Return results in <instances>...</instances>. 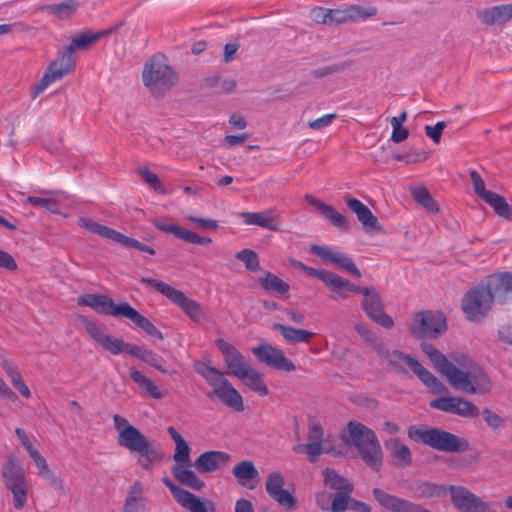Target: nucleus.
<instances>
[{
    "label": "nucleus",
    "instance_id": "nucleus-39",
    "mask_svg": "<svg viewBox=\"0 0 512 512\" xmlns=\"http://www.w3.org/2000/svg\"><path fill=\"white\" fill-rule=\"evenodd\" d=\"M239 379L260 396H266L269 393L268 387L264 383L263 375L251 365L243 372Z\"/></svg>",
    "mask_w": 512,
    "mask_h": 512
},
{
    "label": "nucleus",
    "instance_id": "nucleus-6",
    "mask_svg": "<svg viewBox=\"0 0 512 512\" xmlns=\"http://www.w3.org/2000/svg\"><path fill=\"white\" fill-rule=\"evenodd\" d=\"M141 282L166 296L172 303L180 307L192 321L199 323L206 318V314L200 303L187 297L182 291L173 286L161 280L145 277L141 278Z\"/></svg>",
    "mask_w": 512,
    "mask_h": 512
},
{
    "label": "nucleus",
    "instance_id": "nucleus-63",
    "mask_svg": "<svg viewBox=\"0 0 512 512\" xmlns=\"http://www.w3.org/2000/svg\"><path fill=\"white\" fill-rule=\"evenodd\" d=\"M331 9L317 7L311 11V18L319 24L331 25Z\"/></svg>",
    "mask_w": 512,
    "mask_h": 512
},
{
    "label": "nucleus",
    "instance_id": "nucleus-40",
    "mask_svg": "<svg viewBox=\"0 0 512 512\" xmlns=\"http://www.w3.org/2000/svg\"><path fill=\"white\" fill-rule=\"evenodd\" d=\"M130 355L146 362L162 373H170L164 366L165 360L151 350H147L139 345L134 344L132 351H130Z\"/></svg>",
    "mask_w": 512,
    "mask_h": 512
},
{
    "label": "nucleus",
    "instance_id": "nucleus-50",
    "mask_svg": "<svg viewBox=\"0 0 512 512\" xmlns=\"http://www.w3.org/2000/svg\"><path fill=\"white\" fill-rule=\"evenodd\" d=\"M320 213L327 220H329L331 224L334 225L335 227L342 230L349 229V224L346 216L339 213L333 206L325 204L320 210Z\"/></svg>",
    "mask_w": 512,
    "mask_h": 512
},
{
    "label": "nucleus",
    "instance_id": "nucleus-4",
    "mask_svg": "<svg viewBox=\"0 0 512 512\" xmlns=\"http://www.w3.org/2000/svg\"><path fill=\"white\" fill-rule=\"evenodd\" d=\"M194 367L212 387V392L208 394V397L216 396L225 405L237 412L244 410L241 394L232 386L230 381L224 377L223 372L204 362H197Z\"/></svg>",
    "mask_w": 512,
    "mask_h": 512
},
{
    "label": "nucleus",
    "instance_id": "nucleus-33",
    "mask_svg": "<svg viewBox=\"0 0 512 512\" xmlns=\"http://www.w3.org/2000/svg\"><path fill=\"white\" fill-rule=\"evenodd\" d=\"M2 477L5 487L27 481L22 465L15 456H10L3 465Z\"/></svg>",
    "mask_w": 512,
    "mask_h": 512
},
{
    "label": "nucleus",
    "instance_id": "nucleus-60",
    "mask_svg": "<svg viewBox=\"0 0 512 512\" xmlns=\"http://www.w3.org/2000/svg\"><path fill=\"white\" fill-rule=\"evenodd\" d=\"M2 367L7 373L14 387L17 385V383H20L23 380L20 371L12 361L8 359L2 360Z\"/></svg>",
    "mask_w": 512,
    "mask_h": 512
},
{
    "label": "nucleus",
    "instance_id": "nucleus-31",
    "mask_svg": "<svg viewBox=\"0 0 512 512\" xmlns=\"http://www.w3.org/2000/svg\"><path fill=\"white\" fill-rule=\"evenodd\" d=\"M233 475L238 482L249 489H254L259 479V472L252 461L245 460L239 462L233 468Z\"/></svg>",
    "mask_w": 512,
    "mask_h": 512
},
{
    "label": "nucleus",
    "instance_id": "nucleus-5",
    "mask_svg": "<svg viewBox=\"0 0 512 512\" xmlns=\"http://www.w3.org/2000/svg\"><path fill=\"white\" fill-rule=\"evenodd\" d=\"M411 440L422 442L436 450L444 452H459L468 447L467 442L460 437L437 428L414 425L408 429Z\"/></svg>",
    "mask_w": 512,
    "mask_h": 512
},
{
    "label": "nucleus",
    "instance_id": "nucleus-7",
    "mask_svg": "<svg viewBox=\"0 0 512 512\" xmlns=\"http://www.w3.org/2000/svg\"><path fill=\"white\" fill-rule=\"evenodd\" d=\"M75 58L66 48L59 51L44 72L40 81L32 87L31 97L36 99L52 83L61 80L75 69Z\"/></svg>",
    "mask_w": 512,
    "mask_h": 512
},
{
    "label": "nucleus",
    "instance_id": "nucleus-44",
    "mask_svg": "<svg viewBox=\"0 0 512 512\" xmlns=\"http://www.w3.org/2000/svg\"><path fill=\"white\" fill-rule=\"evenodd\" d=\"M130 377L136 384L144 388L146 393L149 394L154 399L163 398L164 394L161 392L158 386L150 378L145 376L141 371L135 368H131Z\"/></svg>",
    "mask_w": 512,
    "mask_h": 512
},
{
    "label": "nucleus",
    "instance_id": "nucleus-35",
    "mask_svg": "<svg viewBox=\"0 0 512 512\" xmlns=\"http://www.w3.org/2000/svg\"><path fill=\"white\" fill-rule=\"evenodd\" d=\"M145 510L144 487L141 482L136 481L129 489L122 512H145Z\"/></svg>",
    "mask_w": 512,
    "mask_h": 512
},
{
    "label": "nucleus",
    "instance_id": "nucleus-32",
    "mask_svg": "<svg viewBox=\"0 0 512 512\" xmlns=\"http://www.w3.org/2000/svg\"><path fill=\"white\" fill-rule=\"evenodd\" d=\"M386 448L389 450L393 464L398 468H405L412 462V454L408 446L394 438L386 441Z\"/></svg>",
    "mask_w": 512,
    "mask_h": 512
},
{
    "label": "nucleus",
    "instance_id": "nucleus-13",
    "mask_svg": "<svg viewBox=\"0 0 512 512\" xmlns=\"http://www.w3.org/2000/svg\"><path fill=\"white\" fill-rule=\"evenodd\" d=\"M361 306L372 321L387 329L393 327L394 321L385 313L382 298L375 287L369 286V289L363 295Z\"/></svg>",
    "mask_w": 512,
    "mask_h": 512
},
{
    "label": "nucleus",
    "instance_id": "nucleus-2",
    "mask_svg": "<svg viewBox=\"0 0 512 512\" xmlns=\"http://www.w3.org/2000/svg\"><path fill=\"white\" fill-rule=\"evenodd\" d=\"M178 74L162 54L151 57L144 65L142 81L156 99L164 98L178 84Z\"/></svg>",
    "mask_w": 512,
    "mask_h": 512
},
{
    "label": "nucleus",
    "instance_id": "nucleus-62",
    "mask_svg": "<svg viewBox=\"0 0 512 512\" xmlns=\"http://www.w3.org/2000/svg\"><path fill=\"white\" fill-rule=\"evenodd\" d=\"M163 483L170 489L179 504L191 494L189 491L174 484L169 478H163Z\"/></svg>",
    "mask_w": 512,
    "mask_h": 512
},
{
    "label": "nucleus",
    "instance_id": "nucleus-52",
    "mask_svg": "<svg viewBox=\"0 0 512 512\" xmlns=\"http://www.w3.org/2000/svg\"><path fill=\"white\" fill-rule=\"evenodd\" d=\"M352 21H365L375 17L378 14V8L374 5L363 7L361 5H350Z\"/></svg>",
    "mask_w": 512,
    "mask_h": 512
},
{
    "label": "nucleus",
    "instance_id": "nucleus-45",
    "mask_svg": "<svg viewBox=\"0 0 512 512\" xmlns=\"http://www.w3.org/2000/svg\"><path fill=\"white\" fill-rule=\"evenodd\" d=\"M259 282L262 288L269 292L285 294L290 289L288 283L271 272H266L265 276L259 279Z\"/></svg>",
    "mask_w": 512,
    "mask_h": 512
},
{
    "label": "nucleus",
    "instance_id": "nucleus-56",
    "mask_svg": "<svg viewBox=\"0 0 512 512\" xmlns=\"http://www.w3.org/2000/svg\"><path fill=\"white\" fill-rule=\"evenodd\" d=\"M350 493L351 492L345 490L329 496V498L332 499V512H344L347 509L348 502L351 500L349 496Z\"/></svg>",
    "mask_w": 512,
    "mask_h": 512
},
{
    "label": "nucleus",
    "instance_id": "nucleus-14",
    "mask_svg": "<svg viewBox=\"0 0 512 512\" xmlns=\"http://www.w3.org/2000/svg\"><path fill=\"white\" fill-rule=\"evenodd\" d=\"M307 440L306 454L312 463L316 462L321 454L334 451L328 440L324 438L322 425L315 419L309 421Z\"/></svg>",
    "mask_w": 512,
    "mask_h": 512
},
{
    "label": "nucleus",
    "instance_id": "nucleus-23",
    "mask_svg": "<svg viewBox=\"0 0 512 512\" xmlns=\"http://www.w3.org/2000/svg\"><path fill=\"white\" fill-rule=\"evenodd\" d=\"M216 346L223 355L224 362L229 369V373L239 378L243 372L250 366L245 357L232 344L224 339H217Z\"/></svg>",
    "mask_w": 512,
    "mask_h": 512
},
{
    "label": "nucleus",
    "instance_id": "nucleus-58",
    "mask_svg": "<svg viewBox=\"0 0 512 512\" xmlns=\"http://www.w3.org/2000/svg\"><path fill=\"white\" fill-rule=\"evenodd\" d=\"M355 331L363 338V340L372 346V348L376 351L377 344H383L377 336L369 329V327L364 323H357L354 326Z\"/></svg>",
    "mask_w": 512,
    "mask_h": 512
},
{
    "label": "nucleus",
    "instance_id": "nucleus-24",
    "mask_svg": "<svg viewBox=\"0 0 512 512\" xmlns=\"http://www.w3.org/2000/svg\"><path fill=\"white\" fill-rule=\"evenodd\" d=\"M373 495L379 504L390 512H430L424 507L374 488Z\"/></svg>",
    "mask_w": 512,
    "mask_h": 512
},
{
    "label": "nucleus",
    "instance_id": "nucleus-3",
    "mask_svg": "<svg viewBox=\"0 0 512 512\" xmlns=\"http://www.w3.org/2000/svg\"><path fill=\"white\" fill-rule=\"evenodd\" d=\"M343 441L357 448L364 462L375 471L382 466L383 453L375 432L356 421H350L345 432L341 434Z\"/></svg>",
    "mask_w": 512,
    "mask_h": 512
},
{
    "label": "nucleus",
    "instance_id": "nucleus-16",
    "mask_svg": "<svg viewBox=\"0 0 512 512\" xmlns=\"http://www.w3.org/2000/svg\"><path fill=\"white\" fill-rule=\"evenodd\" d=\"M430 406L432 408L456 414L464 418L477 417L480 414L479 408L462 397H447L439 398L431 401Z\"/></svg>",
    "mask_w": 512,
    "mask_h": 512
},
{
    "label": "nucleus",
    "instance_id": "nucleus-46",
    "mask_svg": "<svg viewBox=\"0 0 512 512\" xmlns=\"http://www.w3.org/2000/svg\"><path fill=\"white\" fill-rule=\"evenodd\" d=\"M485 202L494 209V212L499 217L506 220H512V206L507 203L503 196L493 192Z\"/></svg>",
    "mask_w": 512,
    "mask_h": 512
},
{
    "label": "nucleus",
    "instance_id": "nucleus-43",
    "mask_svg": "<svg viewBox=\"0 0 512 512\" xmlns=\"http://www.w3.org/2000/svg\"><path fill=\"white\" fill-rule=\"evenodd\" d=\"M411 194L414 200L423 206L428 212L437 214L440 211L438 203L431 196L430 192L425 187H411Z\"/></svg>",
    "mask_w": 512,
    "mask_h": 512
},
{
    "label": "nucleus",
    "instance_id": "nucleus-37",
    "mask_svg": "<svg viewBox=\"0 0 512 512\" xmlns=\"http://www.w3.org/2000/svg\"><path fill=\"white\" fill-rule=\"evenodd\" d=\"M120 312L122 313V317L131 320L134 324L143 329L149 336L156 337L160 340L163 339L162 332L148 318L140 314L130 304L126 310Z\"/></svg>",
    "mask_w": 512,
    "mask_h": 512
},
{
    "label": "nucleus",
    "instance_id": "nucleus-61",
    "mask_svg": "<svg viewBox=\"0 0 512 512\" xmlns=\"http://www.w3.org/2000/svg\"><path fill=\"white\" fill-rule=\"evenodd\" d=\"M321 280L332 289H343L346 279L336 273L325 270Z\"/></svg>",
    "mask_w": 512,
    "mask_h": 512
},
{
    "label": "nucleus",
    "instance_id": "nucleus-55",
    "mask_svg": "<svg viewBox=\"0 0 512 512\" xmlns=\"http://www.w3.org/2000/svg\"><path fill=\"white\" fill-rule=\"evenodd\" d=\"M330 18L331 25L353 23L350 5H344L336 9H331Z\"/></svg>",
    "mask_w": 512,
    "mask_h": 512
},
{
    "label": "nucleus",
    "instance_id": "nucleus-53",
    "mask_svg": "<svg viewBox=\"0 0 512 512\" xmlns=\"http://www.w3.org/2000/svg\"><path fill=\"white\" fill-rule=\"evenodd\" d=\"M236 259L243 262L245 267L252 271L256 272L260 269V262L257 253L251 249H243L236 253Z\"/></svg>",
    "mask_w": 512,
    "mask_h": 512
},
{
    "label": "nucleus",
    "instance_id": "nucleus-8",
    "mask_svg": "<svg viewBox=\"0 0 512 512\" xmlns=\"http://www.w3.org/2000/svg\"><path fill=\"white\" fill-rule=\"evenodd\" d=\"M190 447L185 440L175 443L174 461L177 463L172 467V475L184 486L196 491H201L205 483L188 466L190 464Z\"/></svg>",
    "mask_w": 512,
    "mask_h": 512
},
{
    "label": "nucleus",
    "instance_id": "nucleus-26",
    "mask_svg": "<svg viewBox=\"0 0 512 512\" xmlns=\"http://www.w3.org/2000/svg\"><path fill=\"white\" fill-rule=\"evenodd\" d=\"M476 15L483 25H503L512 19V4H502L483 8L478 10Z\"/></svg>",
    "mask_w": 512,
    "mask_h": 512
},
{
    "label": "nucleus",
    "instance_id": "nucleus-59",
    "mask_svg": "<svg viewBox=\"0 0 512 512\" xmlns=\"http://www.w3.org/2000/svg\"><path fill=\"white\" fill-rule=\"evenodd\" d=\"M180 505L190 512H209L205 503L192 493Z\"/></svg>",
    "mask_w": 512,
    "mask_h": 512
},
{
    "label": "nucleus",
    "instance_id": "nucleus-29",
    "mask_svg": "<svg viewBox=\"0 0 512 512\" xmlns=\"http://www.w3.org/2000/svg\"><path fill=\"white\" fill-rule=\"evenodd\" d=\"M493 298L505 302L512 295V273L502 272L491 275L487 286Z\"/></svg>",
    "mask_w": 512,
    "mask_h": 512
},
{
    "label": "nucleus",
    "instance_id": "nucleus-9",
    "mask_svg": "<svg viewBox=\"0 0 512 512\" xmlns=\"http://www.w3.org/2000/svg\"><path fill=\"white\" fill-rule=\"evenodd\" d=\"M495 300L487 287H476L469 291L462 300V309L470 321H480L491 310Z\"/></svg>",
    "mask_w": 512,
    "mask_h": 512
},
{
    "label": "nucleus",
    "instance_id": "nucleus-12",
    "mask_svg": "<svg viewBox=\"0 0 512 512\" xmlns=\"http://www.w3.org/2000/svg\"><path fill=\"white\" fill-rule=\"evenodd\" d=\"M447 325L443 314L430 311L421 312L413 317L410 330L416 338L436 337L446 331Z\"/></svg>",
    "mask_w": 512,
    "mask_h": 512
},
{
    "label": "nucleus",
    "instance_id": "nucleus-10",
    "mask_svg": "<svg viewBox=\"0 0 512 512\" xmlns=\"http://www.w3.org/2000/svg\"><path fill=\"white\" fill-rule=\"evenodd\" d=\"M78 224L79 226L85 228L86 230L94 234H97L115 243L122 244L125 247H133L137 250L147 252L150 255H154L156 253L152 247L143 244L136 239L130 238L108 226L95 222L90 218L82 217L78 220Z\"/></svg>",
    "mask_w": 512,
    "mask_h": 512
},
{
    "label": "nucleus",
    "instance_id": "nucleus-22",
    "mask_svg": "<svg viewBox=\"0 0 512 512\" xmlns=\"http://www.w3.org/2000/svg\"><path fill=\"white\" fill-rule=\"evenodd\" d=\"M376 353L387 365L399 374H406L407 368L412 369L416 359L397 349H390L384 343L376 345Z\"/></svg>",
    "mask_w": 512,
    "mask_h": 512
},
{
    "label": "nucleus",
    "instance_id": "nucleus-41",
    "mask_svg": "<svg viewBox=\"0 0 512 512\" xmlns=\"http://www.w3.org/2000/svg\"><path fill=\"white\" fill-rule=\"evenodd\" d=\"M411 370L433 393L438 394L446 391L444 384L429 370L424 368L417 360L413 363V368Z\"/></svg>",
    "mask_w": 512,
    "mask_h": 512
},
{
    "label": "nucleus",
    "instance_id": "nucleus-51",
    "mask_svg": "<svg viewBox=\"0 0 512 512\" xmlns=\"http://www.w3.org/2000/svg\"><path fill=\"white\" fill-rule=\"evenodd\" d=\"M26 202L35 206L41 207L53 214H59V202L55 198H46L38 196H28Z\"/></svg>",
    "mask_w": 512,
    "mask_h": 512
},
{
    "label": "nucleus",
    "instance_id": "nucleus-19",
    "mask_svg": "<svg viewBox=\"0 0 512 512\" xmlns=\"http://www.w3.org/2000/svg\"><path fill=\"white\" fill-rule=\"evenodd\" d=\"M252 351L259 361L276 370L291 372L296 368L294 363L284 355L282 350L271 345H259L253 348Z\"/></svg>",
    "mask_w": 512,
    "mask_h": 512
},
{
    "label": "nucleus",
    "instance_id": "nucleus-54",
    "mask_svg": "<svg viewBox=\"0 0 512 512\" xmlns=\"http://www.w3.org/2000/svg\"><path fill=\"white\" fill-rule=\"evenodd\" d=\"M138 173L142 177V179L151 186L156 192L160 194H165L166 189L164 185L161 183L157 174L149 170L148 168H139Z\"/></svg>",
    "mask_w": 512,
    "mask_h": 512
},
{
    "label": "nucleus",
    "instance_id": "nucleus-42",
    "mask_svg": "<svg viewBox=\"0 0 512 512\" xmlns=\"http://www.w3.org/2000/svg\"><path fill=\"white\" fill-rule=\"evenodd\" d=\"M79 3L77 0H66L58 4H49L43 6V10L54 15L59 20L71 18L77 11Z\"/></svg>",
    "mask_w": 512,
    "mask_h": 512
},
{
    "label": "nucleus",
    "instance_id": "nucleus-28",
    "mask_svg": "<svg viewBox=\"0 0 512 512\" xmlns=\"http://www.w3.org/2000/svg\"><path fill=\"white\" fill-rule=\"evenodd\" d=\"M348 208L356 214L357 219L361 222L366 232H381L382 227L379 225L378 219L371 210L356 198H347L345 200Z\"/></svg>",
    "mask_w": 512,
    "mask_h": 512
},
{
    "label": "nucleus",
    "instance_id": "nucleus-57",
    "mask_svg": "<svg viewBox=\"0 0 512 512\" xmlns=\"http://www.w3.org/2000/svg\"><path fill=\"white\" fill-rule=\"evenodd\" d=\"M470 178L472 181L474 192L477 194L478 197L485 201L493 193V191L486 189L484 180L477 171H471Z\"/></svg>",
    "mask_w": 512,
    "mask_h": 512
},
{
    "label": "nucleus",
    "instance_id": "nucleus-17",
    "mask_svg": "<svg viewBox=\"0 0 512 512\" xmlns=\"http://www.w3.org/2000/svg\"><path fill=\"white\" fill-rule=\"evenodd\" d=\"M452 504L461 512H485L489 505L463 486H450Z\"/></svg>",
    "mask_w": 512,
    "mask_h": 512
},
{
    "label": "nucleus",
    "instance_id": "nucleus-49",
    "mask_svg": "<svg viewBox=\"0 0 512 512\" xmlns=\"http://www.w3.org/2000/svg\"><path fill=\"white\" fill-rule=\"evenodd\" d=\"M13 495V506L17 510H21L26 505L28 499L29 484L28 481L19 484L6 486Z\"/></svg>",
    "mask_w": 512,
    "mask_h": 512
},
{
    "label": "nucleus",
    "instance_id": "nucleus-18",
    "mask_svg": "<svg viewBox=\"0 0 512 512\" xmlns=\"http://www.w3.org/2000/svg\"><path fill=\"white\" fill-rule=\"evenodd\" d=\"M77 304L80 306H89L96 312L104 315L119 317L120 311L126 310L128 303L116 304L111 298L100 294H83L78 297Z\"/></svg>",
    "mask_w": 512,
    "mask_h": 512
},
{
    "label": "nucleus",
    "instance_id": "nucleus-64",
    "mask_svg": "<svg viewBox=\"0 0 512 512\" xmlns=\"http://www.w3.org/2000/svg\"><path fill=\"white\" fill-rule=\"evenodd\" d=\"M483 418L489 427L492 429L500 428L504 425V420L498 414L494 413L489 408H485L482 412Z\"/></svg>",
    "mask_w": 512,
    "mask_h": 512
},
{
    "label": "nucleus",
    "instance_id": "nucleus-48",
    "mask_svg": "<svg viewBox=\"0 0 512 512\" xmlns=\"http://www.w3.org/2000/svg\"><path fill=\"white\" fill-rule=\"evenodd\" d=\"M325 485L338 492L347 490L352 492V485L348 481L337 474L333 469L326 468L323 471Z\"/></svg>",
    "mask_w": 512,
    "mask_h": 512
},
{
    "label": "nucleus",
    "instance_id": "nucleus-20",
    "mask_svg": "<svg viewBox=\"0 0 512 512\" xmlns=\"http://www.w3.org/2000/svg\"><path fill=\"white\" fill-rule=\"evenodd\" d=\"M310 251L325 262L333 263L355 277H361L362 273L353 260L345 253L332 250L327 246L312 245Z\"/></svg>",
    "mask_w": 512,
    "mask_h": 512
},
{
    "label": "nucleus",
    "instance_id": "nucleus-38",
    "mask_svg": "<svg viewBox=\"0 0 512 512\" xmlns=\"http://www.w3.org/2000/svg\"><path fill=\"white\" fill-rule=\"evenodd\" d=\"M273 329L279 331L289 343H309L314 333L304 329H296L280 323H274Z\"/></svg>",
    "mask_w": 512,
    "mask_h": 512
},
{
    "label": "nucleus",
    "instance_id": "nucleus-11",
    "mask_svg": "<svg viewBox=\"0 0 512 512\" xmlns=\"http://www.w3.org/2000/svg\"><path fill=\"white\" fill-rule=\"evenodd\" d=\"M88 335L106 352L112 355L127 353L130 355L134 344L124 342L122 339L114 337L104 332L101 327L85 317L80 319Z\"/></svg>",
    "mask_w": 512,
    "mask_h": 512
},
{
    "label": "nucleus",
    "instance_id": "nucleus-21",
    "mask_svg": "<svg viewBox=\"0 0 512 512\" xmlns=\"http://www.w3.org/2000/svg\"><path fill=\"white\" fill-rule=\"evenodd\" d=\"M285 479L280 472H272L268 475L265 488L268 495L280 506L292 509L296 506V498L284 489Z\"/></svg>",
    "mask_w": 512,
    "mask_h": 512
},
{
    "label": "nucleus",
    "instance_id": "nucleus-27",
    "mask_svg": "<svg viewBox=\"0 0 512 512\" xmlns=\"http://www.w3.org/2000/svg\"><path fill=\"white\" fill-rule=\"evenodd\" d=\"M151 223L159 230L174 235L175 237L195 245H208L212 243L209 237H202L197 233L183 229L177 225L169 224L158 219H152Z\"/></svg>",
    "mask_w": 512,
    "mask_h": 512
},
{
    "label": "nucleus",
    "instance_id": "nucleus-47",
    "mask_svg": "<svg viewBox=\"0 0 512 512\" xmlns=\"http://www.w3.org/2000/svg\"><path fill=\"white\" fill-rule=\"evenodd\" d=\"M36 466L39 470L38 475L41 478L46 480L55 490L64 492V481L49 468L45 459L36 464Z\"/></svg>",
    "mask_w": 512,
    "mask_h": 512
},
{
    "label": "nucleus",
    "instance_id": "nucleus-34",
    "mask_svg": "<svg viewBox=\"0 0 512 512\" xmlns=\"http://www.w3.org/2000/svg\"><path fill=\"white\" fill-rule=\"evenodd\" d=\"M2 477L5 487L27 481L22 465L15 456H10L3 465Z\"/></svg>",
    "mask_w": 512,
    "mask_h": 512
},
{
    "label": "nucleus",
    "instance_id": "nucleus-25",
    "mask_svg": "<svg viewBox=\"0 0 512 512\" xmlns=\"http://www.w3.org/2000/svg\"><path fill=\"white\" fill-rule=\"evenodd\" d=\"M230 461V454L224 451L211 450L202 453L193 465L200 473H213L227 466Z\"/></svg>",
    "mask_w": 512,
    "mask_h": 512
},
{
    "label": "nucleus",
    "instance_id": "nucleus-30",
    "mask_svg": "<svg viewBox=\"0 0 512 512\" xmlns=\"http://www.w3.org/2000/svg\"><path fill=\"white\" fill-rule=\"evenodd\" d=\"M241 216L247 225H257L270 231L279 230V214L276 208L262 212H243Z\"/></svg>",
    "mask_w": 512,
    "mask_h": 512
},
{
    "label": "nucleus",
    "instance_id": "nucleus-15",
    "mask_svg": "<svg viewBox=\"0 0 512 512\" xmlns=\"http://www.w3.org/2000/svg\"><path fill=\"white\" fill-rule=\"evenodd\" d=\"M118 444L131 452H137L150 461V455L154 450L151 442L136 427H127L118 433Z\"/></svg>",
    "mask_w": 512,
    "mask_h": 512
},
{
    "label": "nucleus",
    "instance_id": "nucleus-36",
    "mask_svg": "<svg viewBox=\"0 0 512 512\" xmlns=\"http://www.w3.org/2000/svg\"><path fill=\"white\" fill-rule=\"evenodd\" d=\"M115 31V28H111L108 30L99 31L96 33L93 32H84L75 38H73L70 45L65 47L71 54L78 50H88L90 49L102 36L109 35Z\"/></svg>",
    "mask_w": 512,
    "mask_h": 512
},
{
    "label": "nucleus",
    "instance_id": "nucleus-1",
    "mask_svg": "<svg viewBox=\"0 0 512 512\" xmlns=\"http://www.w3.org/2000/svg\"><path fill=\"white\" fill-rule=\"evenodd\" d=\"M421 349L432 361L438 372L445 376L449 384L455 389L479 395L491 391V381L482 371H464L457 368L430 343H423Z\"/></svg>",
    "mask_w": 512,
    "mask_h": 512
}]
</instances>
